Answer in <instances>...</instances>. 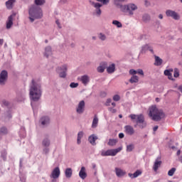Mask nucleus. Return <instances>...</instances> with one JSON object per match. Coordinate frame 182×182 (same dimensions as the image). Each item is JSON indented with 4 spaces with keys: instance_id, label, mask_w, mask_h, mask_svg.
I'll list each match as a JSON object with an SVG mask.
<instances>
[{
    "instance_id": "obj_1",
    "label": "nucleus",
    "mask_w": 182,
    "mask_h": 182,
    "mask_svg": "<svg viewBox=\"0 0 182 182\" xmlns=\"http://www.w3.org/2000/svg\"><path fill=\"white\" fill-rule=\"evenodd\" d=\"M29 95L31 100L33 102H38L42 96V87L41 83L32 80L30 85Z\"/></svg>"
},
{
    "instance_id": "obj_2",
    "label": "nucleus",
    "mask_w": 182,
    "mask_h": 182,
    "mask_svg": "<svg viewBox=\"0 0 182 182\" xmlns=\"http://www.w3.org/2000/svg\"><path fill=\"white\" fill-rule=\"evenodd\" d=\"M43 18V11L38 6L33 5L28 9V19L31 23L35 22L36 19Z\"/></svg>"
},
{
    "instance_id": "obj_3",
    "label": "nucleus",
    "mask_w": 182,
    "mask_h": 182,
    "mask_svg": "<svg viewBox=\"0 0 182 182\" xmlns=\"http://www.w3.org/2000/svg\"><path fill=\"white\" fill-rule=\"evenodd\" d=\"M149 116L154 122H160L164 117V112L161 109H157L156 106H151L149 108Z\"/></svg>"
},
{
    "instance_id": "obj_4",
    "label": "nucleus",
    "mask_w": 182,
    "mask_h": 182,
    "mask_svg": "<svg viewBox=\"0 0 182 182\" xmlns=\"http://www.w3.org/2000/svg\"><path fill=\"white\" fill-rule=\"evenodd\" d=\"M137 5L133 3L121 6V11L124 12V14H128L129 16H133V15H134V11H137Z\"/></svg>"
},
{
    "instance_id": "obj_5",
    "label": "nucleus",
    "mask_w": 182,
    "mask_h": 182,
    "mask_svg": "<svg viewBox=\"0 0 182 182\" xmlns=\"http://www.w3.org/2000/svg\"><path fill=\"white\" fill-rule=\"evenodd\" d=\"M68 69H69V65L63 64L60 66H58L55 70L60 77L65 79V77L68 76Z\"/></svg>"
},
{
    "instance_id": "obj_6",
    "label": "nucleus",
    "mask_w": 182,
    "mask_h": 182,
    "mask_svg": "<svg viewBox=\"0 0 182 182\" xmlns=\"http://www.w3.org/2000/svg\"><path fill=\"white\" fill-rule=\"evenodd\" d=\"M122 150H123V146H119L114 149H108L107 151L102 150L101 151V156H102V157H107L109 156H111L112 157H114V156H116L117 153H120V151Z\"/></svg>"
},
{
    "instance_id": "obj_7",
    "label": "nucleus",
    "mask_w": 182,
    "mask_h": 182,
    "mask_svg": "<svg viewBox=\"0 0 182 182\" xmlns=\"http://www.w3.org/2000/svg\"><path fill=\"white\" fill-rule=\"evenodd\" d=\"M90 4L95 8L94 15L99 18L102 15V9L100 8L103 6V4L94 1H90Z\"/></svg>"
},
{
    "instance_id": "obj_8",
    "label": "nucleus",
    "mask_w": 182,
    "mask_h": 182,
    "mask_svg": "<svg viewBox=\"0 0 182 182\" xmlns=\"http://www.w3.org/2000/svg\"><path fill=\"white\" fill-rule=\"evenodd\" d=\"M166 15L168 18H172L174 21H179L180 19V14L176 12V11L168 9L166 11Z\"/></svg>"
},
{
    "instance_id": "obj_9",
    "label": "nucleus",
    "mask_w": 182,
    "mask_h": 182,
    "mask_svg": "<svg viewBox=\"0 0 182 182\" xmlns=\"http://www.w3.org/2000/svg\"><path fill=\"white\" fill-rule=\"evenodd\" d=\"M8 82V71L3 70L0 73V86H5Z\"/></svg>"
},
{
    "instance_id": "obj_10",
    "label": "nucleus",
    "mask_w": 182,
    "mask_h": 182,
    "mask_svg": "<svg viewBox=\"0 0 182 182\" xmlns=\"http://www.w3.org/2000/svg\"><path fill=\"white\" fill-rule=\"evenodd\" d=\"M132 120H136V124H140L144 122V116L143 114H132L129 116Z\"/></svg>"
},
{
    "instance_id": "obj_11",
    "label": "nucleus",
    "mask_w": 182,
    "mask_h": 182,
    "mask_svg": "<svg viewBox=\"0 0 182 182\" xmlns=\"http://www.w3.org/2000/svg\"><path fill=\"white\" fill-rule=\"evenodd\" d=\"M85 103L84 100H81L76 107V112L78 114H83L85 112Z\"/></svg>"
},
{
    "instance_id": "obj_12",
    "label": "nucleus",
    "mask_w": 182,
    "mask_h": 182,
    "mask_svg": "<svg viewBox=\"0 0 182 182\" xmlns=\"http://www.w3.org/2000/svg\"><path fill=\"white\" fill-rule=\"evenodd\" d=\"M39 123L42 127H46L50 123V118L46 116L42 117L39 120Z\"/></svg>"
},
{
    "instance_id": "obj_13",
    "label": "nucleus",
    "mask_w": 182,
    "mask_h": 182,
    "mask_svg": "<svg viewBox=\"0 0 182 182\" xmlns=\"http://www.w3.org/2000/svg\"><path fill=\"white\" fill-rule=\"evenodd\" d=\"M15 16H16V14H13L10 16H9L7 21H6V29H11L12 28V26L14 25V19H15Z\"/></svg>"
},
{
    "instance_id": "obj_14",
    "label": "nucleus",
    "mask_w": 182,
    "mask_h": 182,
    "mask_svg": "<svg viewBox=\"0 0 182 182\" xmlns=\"http://www.w3.org/2000/svg\"><path fill=\"white\" fill-rule=\"evenodd\" d=\"M60 176V168L59 167H55L51 172L50 177V178H59V176Z\"/></svg>"
},
{
    "instance_id": "obj_15",
    "label": "nucleus",
    "mask_w": 182,
    "mask_h": 182,
    "mask_svg": "<svg viewBox=\"0 0 182 182\" xmlns=\"http://www.w3.org/2000/svg\"><path fill=\"white\" fill-rule=\"evenodd\" d=\"M25 99H26V92H18L16 97V102H25Z\"/></svg>"
},
{
    "instance_id": "obj_16",
    "label": "nucleus",
    "mask_w": 182,
    "mask_h": 182,
    "mask_svg": "<svg viewBox=\"0 0 182 182\" xmlns=\"http://www.w3.org/2000/svg\"><path fill=\"white\" fill-rule=\"evenodd\" d=\"M80 81L81 83H82V85H84V86H87V83L90 82V77H89L87 75H82L80 77Z\"/></svg>"
},
{
    "instance_id": "obj_17",
    "label": "nucleus",
    "mask_w": 182,
    "mask_h": 182,
    "mask_svg": "<svg viewBox=\"0 0 182 182\" xmlns=\"http://www.w3.org/2000/svg\"><path fill=\"white\" fill-rule=\"evenodd\" d=\"M115 174L117 177H119V178L122 177H124L126 176V171L120 168H115Z\"/></svg>"
},
{
    "instance_id": "obj_18",
    "label": "nucleus",
    "mask_w": 182,
    "mask_h": 182,
    "mask_svg": "<svg viewBox=\"0 0 182 182\" xmlns=\"http://www.w3.org/2000/svg\"><path fill=\"white\" fill-rule=\"evenodd\" d=\"M125 130V133L127 134H129V136H132V134H134V128L130 125H127L124 127Z\"/></svg>"
},
{
    "instance_id": "obj_19",
    "label": "nucleus",
    "mask_w": 182,
    "mask_h": 182,
    "mask_svg": "<svg viewBox=\"0 0 182 182\" xmlns=\"http://www.w3.org/2000/svg\"><path fill=\"white\" fill-rule=\"evenodd\" d=\"M107 62L102 61L99 67H97V70L99 73H103L105 72V69H106V66H107Z\"/></svg>"
},
{
    "instance_id": "obj_20",
    "label": "nucleus",
    "mask_w": 182,
    "mask_h": 182,
    "mask_svg": "<svg viewBox=\"0 0 182 182\" xmlns=\"http://www.w3.org/2000/svg\"><path fill=\"white\" fill-rule=\"evenodd\" d=\"M146 50H149V52H151L153 53V48L151 47V45L145 44L142 46L141 50V53H144Z\"/></svg>"
},
{
    "instance_id": "obj_21",
    "label": "nucleus",
    "mask_w": 182,
    "mask_h": 182,
    "mask_svg": "<svg viewBox=\"0 0 182 182\" xmlns=\"http://www.w3.org/2000/svg\"><path fill=\"white\" fill-rule=\"evenodd\" d=\"M43 55L46 58H49V56H52V47L49 46L46 47Z\"/></svg>"
},
{
    "instance_id": "obj_22",
    "label": "nucleus",
    "mask_w": 182,
    "mask_h": 182,
    "mask_svg": "<svg viewBox=\"0 0 182 182\" xmlns=\"http://www.w3.org/2000/svg\"><path fill=\"white\" fill-rule=\"evenodd\" d=\"M79 177L82 178V180H85L86 177H87V173H86V168L82 166L79 172Z\"/></svg>"
},
{
    "instance_id": "obj_23",
    "label": "nucleus",
    "mask_w": 182,
    "mask_h": 182,
    "mask_svg": "<svg viewBox=\"0 0 182 182\" xmlns=\"http://www.w3.org/2000/svg\"><path fill=\"white\" fill-rule=\"evenodd\" d=\"M97 140V136L95 134H92L88 138V141L92 144V146H96V141Z\"/></svg>"
},
{
    "instance_id": "obj_24",
    "label": "nucleus",
    "mask_w": 182,
    "mask_h": 182,
    "mask_svg": "<svg viewBox=\"0 0 182 182\" xmlns=\"http://www.w3.org/2000/svg\"><path fill=\"white\" fill-rule=\"evenodd\" d=\"M116 70V65L114 63H112L111 65H109L107 68V73H114V71Z\"/></svg>"
},
{
    "instance_id": "obj_25",
    "label": "nucleus",
    "mask_w": 182,
    "mask_h": 182,
    "mask_svg": "<svg viewBox=\"0 0 182 182\" xmlns=\"http://www.w3.org/2000/svg\"><path fill=\"white\" fill-rule=\"evenodd\" d=\"M98 124H99V117H97V115H95L92 122V128L96 129Z\"/></svg>"
},
{
    "instance_id": "obj_26",
    "label": "nucleus",
    "mask_w": 182,
    "mask_h": 182,
    "mask_svg": "<svg viewBox=\"0 0 182 182\" xmlns=\"http://www.w3.org/2000/svg\"><path fill=\"white\" fill-rule=\"evenodd\" d=\"M155 63H154V65L155 66H161V65H163V59H161L160 57L155 55Z\"/></svg>"
},
{
    "instance_id": "obj_27",
    "label": "nucleus",
    "mask_w": 182,
    "mask_h": 182,
    "mask_svg": "<svg viewBox=\"0 0 182 182\" xmlns=\"http://www.w3.org/2000/svg\"><path fill=\"white\" fill-rule=\"evenodd\" d=\"M128 176L130 177V178H137L139 176H141V171L137 170L134 173H128Z\"/></svg>"
},
{
    "instance_id": "obj_28",
    "label": "nucleus",
    "mask_w": 182,
    "mask_h": 182,
    "mask_svg": "<svg viewBox=\"0 0 182 182\" xmlns=\"http://www.w3.org/2000/svg\"><path fill=\"white\" fill-rule=\"evenodd\" d=\"M161 166V161L159 160V158H157L154 162L153 168L155 171H157V170H159V167H160Z\"/></svg>"
},
{
    "instance_id": "obj_29",
    "label": "nucleus",
    "mask_w": 182,
    "mask_h": 182,
    "mask_svg": "<svg viewBox=\"0 0 182 182\" xmlns=\"http://www.w3.org/2000/svg\"><path fill=\"white\" fill-rule=\"evenodd\" d=\"M42 145L44 147H49L50 146V139L48 137L44 138L42 141Z\"/></svg>"
},
{
    "instance_id": "obj_30",
    "label": "nucleus",
    "mask_w": 182,
    "mask_h": 182,
    "mask_svg": "<svg viewBox=\"0 0 182 182\" xmlns=\"http://www.w3.org/2000/svg\"><path fill=\"white\" fill-rule=\"evenodd\" d=\"M14 4H15V0H8L6 2L7 9H12L14 8Z\"/></svg>"
},
{
    "instance_id": "obj_31",
    "label": "nucleus",
    "mask_w": 182,
    "mask_h": 182,
    "mask_svg": "<svg viewBox=\"0 0 182 182\" xmlns=\"http://www.w3.org/2000/svg\"><path fill=\"white\" fill-rule=\"evenodd\" d=\"M65 177L67 178H70V177H72V174H73L72 168H66L65 171Z\"/></svg>"
},
{
    "instance_id": "obj_32",
    "label": "nucleus",
    "mask_w": 182,
    "mask_h": 182,
    "mask_svg": "<svg viewBox=\"0 0 182 182\" xmlns=\"http://www.w3.org/2000/svg\"><path fill=\"white\" fill-rule=\"evenodd\" d=\"M83 132H79L77 134V144H80L82 143V139L83 138Z\"/></svg>"
},
{
    "instance_id": "obj_33",
    "label": "nucleus",
    "mask_w": 182,
    "mask_h": 182,
    "mask_svg": "<svg viewBox=\"0 0 182 182\" xmlns=\"http://www.w3.org/2000/svg\"><path fill=\"white\" fill-rule=\"evenodd\" d=\"M117 141L118 140L116 139H109L107 144L108 146L113 147V146H116V144H117Z\"/></svg>"
},
{
    "instance_id": "obj_34",
    "label": "nucleus",
    "mask_w": 182,
    "mask_h": 182,
    "mask_svg": "<svg viewBox=\"0 0 182 182\" xmlns=\"http://www.w3.org/2000/svg\"><path fill=\"white\" fill-rule=\"evenodd\" d=\"M129 82L130 83H137L139 82V77L137 75H132Z\"/></svg>"
},
{
    "instance_id": "obj_35",
    "label": "nucleus",
    "mask_w": 182,
    "mask_h": 182,
    "mask_svg": "<svg viewBox=\"0 0 182 182\" xmlns=\"http://www.w3.org/2000/svg\"><path fill=\"white\" fill-rule=\"evenodd\" d=\"M151 19L150 15L145 14L142 16V21L144 22H149Z\"/></svg>"
},
{
    "instance_id": "obj_36",
    "label": "nucleus",
    "mask_w": 182,
    "mask_h": 182,
    "mask_svg": "<svg viewBox=\"0 0 182 182\" xmlns=\"http://www.w3.org/2000/svg\"><path fill=\"white\" fill-rule=\"evenodd\" d=\"M112 25H114V26H117V28H122L123 25L120 23V21L117 20H114L112 21Z\"/></svg>"
},
{
    "instance_id": "obj_37",
    "label": "nucleus",
    "mask_w": 182,
    "mask_h": 182,
    "mask_svg": "<svg viewBox=\"0 0 182 182\" xmlns=\"http://www.w3.org/2000/svg\"><path fill=\"white\" fill-rule=\"evenodd\" d=\"M133 150H134V144H131L127 145V151L128 153H130V151H133Z\"/></svg>"
},
{
    "instance_id": "obj_38",
    "label": "nucleus",
    "mask_w": 182,
    "mask_h": 182,
    "mask_svg": "<svg viewBox=\"0 0 182 182\" xmlns=\"http://www.w3.org/2000/svg\"><path fill=\"white\" fill-rule=\"evenodd\" d=\"M46 0H35L36 6L44 5Z\"/></svg>"
},
{
    "instance_id": "obj_39",
    "label": "nucleus",
    "mask_w": 182,
    "mask_h": 182,
    "mask_svg": "<svg viewBox=\"0 0 182 182\" xmlns=\"http://www.w3.org/2000/svg\"><path fill=\"white\" fill-rule=\"evenodd\" d=\"M176 168H171L168 171V176H169V177H173V176H174V173H176Z\"/></svg>"
},
{
    "instance_id": "obj_40",
    "label": "nucleus",
    "mask_w": 182,
    "mask_h": 182,
    "mask_svg": "<svg viewBox=\"0 0 182 182\" xmlns=\"http://www.w3.org/2000/svg\"><path fill=\"white\" fill-rule=\"evenodd\" d=\"M125 0H114V4L116 6H120L122 8V2H124Z\"/></svg>"
},
{
    "instance_id": "obj_41",
    "label": "nucleus",
    "mask_w": 182,
    "mask_h": 182,
    "mask_svg": "<svg viewBox=\"0 0 182 182\" xmlns=\"http://www.w3.org/2000/svg\"><path fill=\"white\" fill-rule=\"evenodd\" d=\"M0 134H8V129L5 127H2L0 128Z\"/></svg>"
},
{
    "instance_id": "obj_42",
    "label": "nucleus",
    "mask_w": 182,
    "mask_h": 182,
    "mask_svg": "<svg viewBox=\"0 0 182 182\" xmlns=\"http://www.w3.org/2000/svg\"><path fill=\"white\" fill-rule=\"evenodd\" d=\"M180 76V70L178 68H174L173 77H178Z\"/></svg>"
},
{
    "instance_id": "obj_43",
    "label": "nucleus",
    "mask_w": 182,
    "mask_h": 182,
    "mask_svg": "<svg viewBox=\"0 0 182 182\" xmlns=\"http://www.w3.org/2000/svg\"><path fill=\"white\" fill-rule=\"evenodd\" d=\"M98 38L100 39V41H106V39H107L106 35L102 33L99 34Z\"/></svg>"
},
{
    "instance_id": "obj_44",
    "label": "nucleus",
    "mask_w": 182,
    "mask_h": 182,
    "mask_svg": "<svg viewBox=\"0 0 182 182\" xmlns=\"http://www.w3.org/2000/svg\"><path fill=\"white\" fill-rule=\"evenodd\" d=\"M138 126H139V127H140V129H144L147 126V123H146V122L143 121V122L138 124Z\"/></svg>"
},
{
    "instance_id": "obj_45",
    "label": "nucleus",
    "mask_w": 182,
    "mask_h": 182,
    "mask_svg": "<svg viewBox=\"0 0 182 182\" xmlns=\"http://www.w3.org/2000/svg\"><path fill=\"white\" fill-rule=\"evenodd\" d=\"M77 86H79V83L77 82H71L70 84V87H71V89H75V87H77Z\"/></svg>"
},
{
    "instance_id": "obj_46",
    "label": "nucleus",
    "mask_w": 182,
    "mask_h": 182,
    "mask_svg": "<svg viewBox=\"0 0 182 182\" xmlns=\"http://www.w3.org/2000/svg\"><path fill=\"white\" fill-rule=\"evenodd\" d=\"M96 1H97V2H101L102 5H107V4L110 2V0H96Z\"/></svg>"
},
{
    "instance_id": "obj_47",
    "label": "nucleus",
    "mask_w": 182,
    "mask_h": 182,
    "mask_svg": "<svg viewBox=\"0 0 182 182\" xmlns=\"http://www.w3.org/2000/svg\"><path fill=\"white\" fill-rule=\"evenodd\" d=\"M112 99H113L114 102H119V100H120V95H115L113 96Z\"/></svg>"
},
{
    "instance_id": "obj_48",
    "label": "nucleus",
    "mask_w": 182,
    "mask_h": 182,
    "mask_svg": "<svg viewBox=\"0 0 182 182\" xmlns=\"http://www.w3.org/2000/svg\"><path fill=\"white\" fill-rule=\"evenodd\" d=\"M136 73L141 76H144V72L141 69H138Z\"/></svg>"
},
{
    "instance_id": "obj_49",
    "label": "nucleus",
    "mask_w": 182,
    "mask_h": 182,
    "mask_svg": "<svg viewBox=\"0 0 182 182\" xmlns=\"http://www.w3.org/2000/svg\"><path fill=\"white\" fill-rule=\"evenodd\" d=\"M129 73L130 75H133V76H134V75H137V70H136L132 69L129 70Z\"/></svg>"
},
{
    "instance_id": "obj_50",
    "label": "nucleus",
    "mask_w": 182,
    "mask_h": 182,
    "mask_svg": "<svg viewBox=\"0 0 182 182\" xmlns=\"http://www.w3.org/2000/svg\"><path fill=\"white\" fill-rule=\"evenodd\" d=\"M21 132H23V134H20V136L21 137H25V136H26V132H25V128H21Z\"/></svg>"
},
{
    "instance_id": "obj_51",
    "label": "nucleus",
    "mask_w": 182,
    "mask_h": 182,
    "mask_svg": "<svg viewBox=\"0 0 182 182\" xmlns=\"http://www.w3.org/2000/svg\"><path fill=\"white\" fill-rule=\"evenodd\" d=\"M109 112H110L111 113H116V112H117V110L116 109L112 108V107H109L108 108Z\"/></svg>"
},
{
    "instance_id": "obj_52",
    "label": "nucleus",
    "mask_w": 182,
    "mask_h": 182,
    "mask_svg": "<svg viewBox=\"0 0 182 182\" xmlns=\"http://www.w3.org/2000/svg\"><path fill=\"white\" fill-rule=\"evenodd\" d=\"M164 75L165 76H171V73H170V71H168V70H165Z\"/></svg>"
},
{
    "instance_id": "obj_53",
    "label": "nucleus",
    "mask_w": 182,
    "mask_h": 182,
    "mask_svg": "<svg viewBox=\"0 0 182 182\" xmlns=\"http://www.w3.org/2000/svg\"><path fill=\"white\" fill-rule=\"evenodd\" d=\"M55 23H56L57 26H58L60 29L62 28V25H60V21H59L58 19H57V20L55 21Z\"/></svg>"
},
{
    "instance_id": "obj_54",
    "label": "nucleus",
    "mask_w": 182,
    "mask_h": 182,
    "mask_svg": "<svg viewBox=\"0 0 182 182\" xmlns=\"http://www.w3.org/2000/svg\"><path fill=\"white\" fill-rule=\"evenodd\" d=\"M43 153H44V154H48V153H49V149L46 146V148L43 149Z\"/></svg>"
},
{
    "instance_id": "obj_55",
    "label": "nucleus",
    "mask_w": 182,
    "mask_h": 182,
    "mask_svg": "<svg viewBox=\"0 0 182 182\" xmlns=\"http://www.w3.org/2000/svg\"><path fill=\"white\" fill-rule=\"evenodd\" d=\"M2 104L4 105V106H8L9 105V102L6 100H3L2 101Z\"/></svg>"
},
{
    "instance_id": "obj_56",
    "label": "nucleus",
    "mask_w": 182,
    "mask_h": 182,
    "mask_svg": "<svg viewBox=\"0 0 182 182\" xmlns=\"http://www.w3.org/2000/svg\"><path fill=\"white\" fill-rule=\"evenodd\" d=\"M124 137V134L123 133H119V139H123Z\"/></svg>"
},
{
    "instance_id": "obj_57",
    "label": "nucleus",
    "mask_w": 182,
    "mask_h": 182,
    "mask_svg": "<svg viewBox=\"0 0 182 182\" xmlns=\"http://www.w3.org/2000/svg\"><path fill=\"white\" fill-rule=\"evenodd\" d=\"M144 2H145L146 6H149L150 5V1L146 0Z\"/></svg>"
},
{
    "instance_id": "obj_58",
    "label": "nucleus",
    "mask_w": 182,
    "mask_h": 182,
    "mask_svg": "<svg viewBox=\"0 0 182 182\" xmlns=\"http://www.w3.org/2000/svg\"><path fill=\"white\" fill-rule=\"evenodd\" d=\"M158 129H159V126H155V127L153 128V130H154V132H157Z\"/></svg>"
},
{
    "instance_id": "obj_59",
    "label": "nucleus",
    "mask_w": 182,
    "mask_h": 182,
    "mask_svg": "<svg viewBox=\"0 0 182 182\" xmlns=\"http://www.w3.org/2000/svg\"><path fill=\"white\" fill-rule=\"evenodd\" d=\"M176 154H177V156H180V154H181V150H178Z\"/></svg>"
},
{
    "instance_id": "obj_60",
    "label": "nucleus",
    "mask_w": 182,
    "mask_h": 182,
    "mask_svg": "<svg viewBox=\"0 0 182 182\" xmlns=\"http://www.w3.org/2000/svg\"><path fill=\"white\" fill-rule=\"evenodd\" d=\"M3 160H6V155H1Z\"/></svg>"
},
{
    "instance_id": "obj_61",
    "label": "nucleus",
    "mask_w": 182,
    "mask_h": 182,
    "mask_svg": "<svg viewBox=\"0 0 182 182\" xmlns=\"http://www.w3.org/2000/svg\"><path fill=\"white\" fill-rule=\"evenodd\" d=\"M0 45H4V39H0Z\"/></svg>"
},
{
    "instance_id": "obj_62",
    "label": "nucleus",
    "mask_w": 182,
    "mask_h": 182,
    "mask_svg": "<svg viewBox=\"0 0 182 182\" xmlns=\"http://www.w3.org/2000/svg\"><path fill=\"white\" fill-rule=\"evenodd\" d=\"M178 90H180V92H181V93H182V85L178 87Z\"/></svg>"
},
{
    "instance_id": "obj_63",
    "label": "nucleus",
    "mask_w": 182,
    "mask_h": 182,
    "mask_svg": "<svg viewBox=\"0 0 182 182\" xmlns=\"http://www.w3.org/2000/svg\"><path fill=\"white\" fill-rule=\"evenodd\" d=\"M159 19H163V14H159Z\"/></svg>"
},
{
    "instance_id": "obj_64",
    "label": "nucleus",
    "mask_w": 182,
    "mask_h": 182,
    "mask_svg": "<svg viewBox=\"0 0 182 182\" xmlns=\"http://www.w3.org/2000/svg\"><path fill=\"white\" fill-rule=\"evenodd\" d=\"M107 103H112V99H108L107 100Z\"/></svg>"
}]
</instances>
